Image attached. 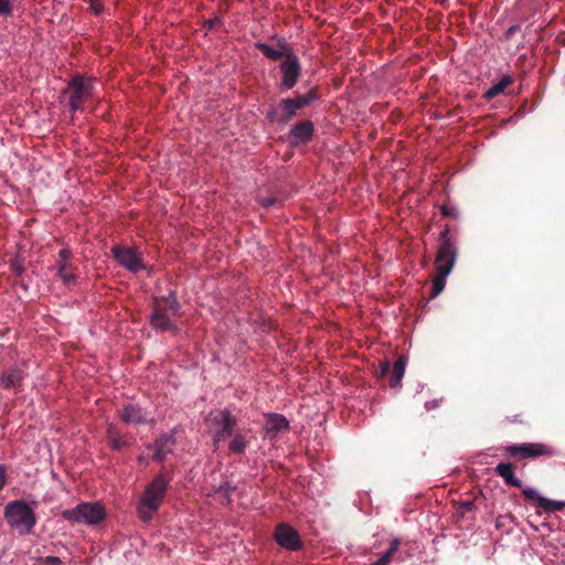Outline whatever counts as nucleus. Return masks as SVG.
Here are the masks:
<instances>
[{
  "mask_svg": "<svg viewBox=\"0 0 565 565\" xmlns=\"http://www.w3.org/2000/svg\"><path fill=\"white\" fill-rule=\"evenodd\" d=\"M279 71L281 73V79L279 83L280 92L292 89L297 85L301 75L300 60L295 52L287 55L279 65Z\"/></svg>",
  "mask_w": 565,
  "mask_h": 565,
  "instance_id": "nucleus-7",
  "label": "nucleus"
},
{
  "mask_svg": "<svg viewBox=\"0 0 565 565\" xmlns=\"http://www.w3.org/2000/svg\"><path fill=\"white\" fill-rule=\"evenodd\" d=\"M522 494L527 501H533L536 503L539 508L544 510L545 512L552 513L557 511H563L565 509L564 501H553L545 497H542L537 493L536 490L531 488L522 489Z\"/></svg>",
  "mask_w": 565,
  "mask_h": 565,
  "instance_id": "nucleus-12",
  "label": "nucleus"
},
{
  "mask_svg": "<svg viewBox=\"0 0 565 565\" xmlns=\"http://www.w3.org/2000/svg\"><path fill=\"white\" fill-rule=\"evenodd\" d=\"M515 466L511 462H501L494 468V472L500 476L508 486L521 488L522 482L514 475Z\"/></svg>",
  "mask_w": 565,
  "mask_h": 565,
  "instance_id": "nucleus-21",
  "label": "nucleus"
},
{
  "mask_svg": "<svg viewBox=\"0 0 565 565\" xmlns=\"http://www.w3.org/2000/svg\"><path fill=\"white\" fill-rule=\"evenodd\" d=\"M288 428L287 419L279 414H271L266 422V430L268 433H279Z\"/></svg>",
  "mask_w": 565,
  "mask_h": 565,
  "instance_id": "nucleus-26",
  "label": "nucleus"
},
{
  "mask_svg": "<svg viewBox=\"0 0 565 565\" xmlns=\"http://www.w3.org/2000/svg\"><path fill=\"white\" fill-rule=\"evenodd\" d=\"M404 373H405V361L401 356L395 361L393 367H391L390 386L397 387L401 384Z\"/></svg>",
  "mask_w": 565,
  "mask_h": 565,
  "instance_id": "nucleus-25",
  "label": "nucleus"
},
{
  "mask_svg": "<svg viewBox=\"0 0 565 565\" xmlns=\"http://www.w3.org/2000/svg\"><path fill=\"white\" fill-rule=\"evenodd\" d=\"M152 312L149 316V324L152 329L161 332L177 331L174 322L167 312V308L162 306L158 297L152 299Z\"/></svg>",
  "mask_w": 565,
  "mask_h": 565,
  "instance_id": "nucleus-10",
  "label": "nucleus"
},
{
  "mask_svg": "<svg viewBox=\"0 0 565 565\" xmlns=\"http://www.w3.org/2000/svg\"><path fill=\"white\" fill-rule=\"evenodd\" d=\"M93 90L94 78L75 74L68 82L67 87L63 90V94L68 99L71 110L76 111L92 98Z\"/></svg>",
  "mask_w": 565,
  "mask_h": 565,
  "instance_id": "nucleus-4",
  "label": "nucleus"
},
{
  "mask_svg": "<svg viewBox=\"0 0 565 565\" xmlns=\"http://www.w3.org/2000/svg\"><path fill=\"white\" fill-rule=\"evenodd\" d=\"M118 416L125 424L141 425L148 420V413L137 404L126 405L118 411Z\"/></svg>",
  "mask_w": 565,
  "mask_h": 565,
  "instance_id": "nucleus-17",
  "label": "nucleus"
},
{
  "mask_svg": "<svg viewBox=\"0 0 565 565\" xmlns=\"http://www.w3.org/2000/svg\"><path fill=\"white\" fill-rule=\"evenodd\" d=\"M62 562L56 556L38 557V565H61Z\"/></svg>",
  "mask_w": 565,
  "mask_h": 565,
  "instance_id": "nucleus-33",
  "label": "nucleus"
},
{
  "mask_svg": "<svg viewBox=\"0 0 565 565\" xmlns=\"http://www.w3.org/2000/svg\"><path fill=\"white\" fill-rule=\"evenodd\" d=\"M3 514L8 524L22 535L30 533L35 524V514L23 500L10 501L4 507Z\"/></svg>",
  "mask_w": 565,
  "mask_h": 565,
  "instance_id": "nucleus-3",
  "label": "nucleus"
},
{
  "mask_svg": "<svg viewBox=\"0 0 565 565\" xmlns=\"http://www.w3.org/2000/svg\"><path fill=\"white\" fill-rule=\"evenodd\" d=\"M401 546V540L399 539H393L390 543L388 550L374 563L371 565H388L394 555L397 553Z\"/></svg>",
  "mask_w": 565,
  "mask_h": 565,
  "instance_id": "nucleus-27",
  "label": "nucleus"
},
{
  "mask_svg": "<svg viewBox=\"0 0 565 565\" xmlns=\"http://www.w3.org/2000/svg\"><path fill=\"white\" fill-rule=\"evenodd\" d=\"M440 213L444 217L447 218H457L458 217V210L455 206L449 205H440Z\"/></svg>",
  "mask_w": 565,
  "mask_h": 565,
  "instance_id": "nucleus-32",
  "label": "nucleus"
},
{
  "mask_svg": "<svg viewBox=\"0 0 565 565\" xmlns=\"http://www.w3.org/2000/svg\"><path fill=\"white\" fill-rule=\"evenodd\" d=\"M111 254L116 262L129 271L137 273L145 268L141 253L132 247L115 245Z\"/></svg>",
  "mask_w": 565,
  "mask_h": 565,
  "instance_id": "nucleus-8",
  "label": "nucleus"
},
{
  "mask_svg": "<svg viewBox=\"0 0 565 565\" xmlns=\"http://www.w3.org/2000/svg\"><path fill=\"white\" fill-rule=\"evenodd\" d=\"M276 543L288 551H299L303 543L298 531L288 523H279L274 531Z\"/></svg>",
  "mask_w": 565,
  "mask_h": 565,
  "instance_id": "nucleus-9",
  "label": "nucleus"
},
{
  "mask_svg": "<svg viewBox=\"0 0 565 565\" xmlns=\"http://www.w3.org/2000/svg\"><path fill=\"white\" fill-rule=\"evenodd\" d=\"M160 303L163 306L166 305L167 309H169L173 315H178L181 306L180 302L177 299L175 291L170 290L168 296L164 297H158Z\"/></svg>",
  "mask_w": 565,
  "mask_h": 565,
  "instance_id": "nucleus-29",
  "label": "nucleus"
},
{
  "mask_svg": "<svg viewBox=\"0 0 565 565\" xmlns=\"http://www.w3.org/2000/svg\"><path fill=\"white\" fill-rule=\"evenodd\" d=\"M20 382V374L14 371L2 379L4 388L15 387Z\"/></svg>",
  "mask_w": 565,
  "mask_h": 565,
  "instance_id": "nucleus-30",
  "label": "nucleus"
},
{
  "mask_svg": "<svg viewBox=\"0 0 565 565\" xmlns=\"http://www.w3.org/2000/svg\"><path fill=\"white\" fill-rule=\"evenodd\" d=\"M11 12L10 0H0V15H7Z\"/></svg>",
  "mask_w": 565,
  "mask_h": 565,
  "instance_id": "nucleus-37",
  "label": "nucleus"
},
{
  "mask_svg": "<svg viewBox=\"0 0 565 565\" xmlns=\"http://www.w3.org/2000/svg\"><path fill=\"white\" fill-rule=\"evenodd\" d=\"M235 490V487L231 486L227 481L222 482L218 488L216 489V493L225 497L227 501L230 502V495Z\"/></svg>",
  "mask_w": 565,
  "mask_h": 565,
  "instance_id": "nucleus-31",
  "label": "nucleus"
},
{
  "mask_svg": "<svg viewBox=\"0 0 565 565\" xmlns=\"http://www.w3.org/2000/svg\"><path fill=\"white\" fill-rule=\"evenodd\" d=\"M71 257L72 253L66 248H62L58 252L57 275L61 278V280L67 286L75 284L77 280V276L74 273V268L70 263Z\"/></svg>",
  "mask_w": 565,
  "mask_h": 565,
  "instance_id": "nucleus-13",
  "label": "nucleus"
},
{
  "mask_svg": "<svg viewBox=\"0 0 565 565\" xmlns=\"http://www.w3.org/2000/svg\"><path fill=\"white\" fill-rule=\"evenodd\" d=\"M296 103L298 104L299 108L302 109L305 107L310 106L312 103L317 102L320 98V92L317 86L310 88L305 94H297L294 96Z\"/></svg>",
  "mask_w": 565,
  "mask_h": 565,
  "instance_id": "nucleus-24",
  "label": "nucleus"
},
{
  "mask_svg": "<svg viewBox=\"0 0 565 565\" xmlns=\"http://www.w3.org/2000/svg\"><path fill=\"white\" fill-rule=\"evenodd\" d=\"M512 83V78L510 76H503L497 84L491 86L486 93L484 98L490 100L495 96L500 95L504 92V89Z\"/></svg>",
  "mask_w": 565,
  "mask_h": 565,
  "instance_id": "nucleus-28",
  "label": "nucleus"
},
{
  "mask_svg": "<svg viewBox=\"0 0 565 565\" xmlns=\"http://www.w3.org/2000/svg\"><path fill=\"white\" fill-rule=\"evenodd\" d=\"M171 479L170 473L161 471L146 487L137 507L138 515L143 522L151 521L153 515L159 511Z\"/></svg>",
  "mask_w": 565,
  "mask_h": 565,
  "instance_id": "nucleus-1",
  "label": "nucleus"
},
{
  "mask_svg": "<svg viewBox=\"0 0 565 565\" xmlns=\"http://www.w3.org/2000/svg\"><path fill=\"white\" fill-rule=\"evenodd\" d=\"M7 483V471L3 465H0V491L4 488Z\"/></svg>",
  "mask_w": 565,
  "mask_h": 565,
  "instance_id": "nucleus-40",
  "label": "nucleus"
},
{
  "mask_svg": "<svg viewBox=\"0 0 565 565\" xmlns=\"http://www.w3.org/2000/svg\"><path fill=\"white\" fill-rule=\"evenodd\" d=\"M475 508V503L471 500H466L460 502V511L461 513L470 512Z\"/></svg>",
  "mask_w": 565,
  "mask_h": 565,
  "instance_id": "nucleus-39",
  "label": "nucleus"
},
{
  "mask_svg": "<svg viewBox=\"0 0 565 565\" xmlns=\"http://www.w3.org/2000/svg\"><path fill=\"white\" fill-rule=\"evenodd\" d=\"M107 439L113 450L119 451L126 447H129L134 440V437L129 434H120L114 425H109L107 428Z\"/></svg>",
  "mask_w": 565,
  "mask_h": 565,
  "instance_id": "nucleus-19",
  "label": "nucleus"
},
{
  "mask_svg": "<svg viewBox=\"0 0 565 565\" xmlns=\"http://www.w3.org/2000/svg\"><path fill=\"white\" fill-rule=\"evenodd\" d=\"M277 43L279 46L278 50L263 42H256L255 47L271 61H279L281 58L285 60L288 54L294 52L285 39H278Z\"/></svg>",
  "mask_w": 565,
  "mask_h": 565,
  "instance_id": "nucleus-15",
  "label": "nucleus"
},
{
  "mask_svg": "<svg viewBox=\"0 0 565 565\" xmlns=\"http://www.w3.org/2000/svg\"><path fill=\"white\" fill-rule=\"evenodd\" d=\"M504 454L516 460L551 458L556 455L555 449L543 443L513 444L504 448Z\"/></svg>",
  "mask_w": 565,
  "mask_h": 565,
  "instance_id": "nucleus-6",
  "label": "nucleus"
},
{
  "mask_svg": "<svg viewBox=\"0 0 565 565\" xmlns=\"http://www.w3.org/2000/svg\"><path fill=\"white\" fill-rule=\"evenodd\" d=\"M507 420L512 424H523L524 423L520 415L508 416Z\"/></svg>",
  "mask_w": 565,
  "mask_h": 565,
  "instance_id": "nucleus-42",
  "label": "nucleus"
},
{
  "mask_svg": "<svg viewBox=\"0 0 565 565\" xmlns=\"http://www.w3.org/2000/svg\"><path fill=\"white\" fill-rule=\"evenodd\" d=\"M519 25L518 24H514V25H511L504 33V36L507 40H510L513 34L519 30Z\"/></svg>",
  "mask_w": 565,
  "mask_h": 565,
  "instance_id": "nucleus-41",
  "label": "nucleus"
},
{
  "mask_svg": "<svg viewBox=\"0 0 565 565\" xmlns=\"http://www.w3.org/2000/svg\"><path fill=\"white\" fill-rule=\"evenodd\" d=\"M242 428L237 427V418L233 420L232 424H230L225 429L222 431H215L213 433V447L214 450L220 449L221 444L228 440L231 437H233L237 431H239Z\"/></svg>",
  "mask_w": 565,
  "mask_h": 565,
  "instance_id": "nucleus-23",
  "label": "nucleus"
},
{
  "mask_svg": "<svg viewBox=\"0 0 565 565\" xmlns=\"http://www.w3.org/2000/svg\"><path fill=\"white\" fill-rule=\"evenodd\" d=\"M63 519L73 523L96 525L106 518L105 507L99 502H83L62 512Z\"/></svg>",
  "mask_w": 565,
  "mask_h": 565,
  "instance_id": "nucleus-5",
  "label": "nucleus"
},
{
  "mask_svg": "<svg viewBox=\"0 0 565 565\" xmlns=\"http://www.w3.org/2000/svg\"><path fill=\"white\" fill-rule=\"evenodd\" d=\"M390 372H391V364L388 361H382L379 365V370H377V376L379 377H384V376H387L390 375Z\"/></svg>",
  "mask_w": 565,
  "mask_h": 565,
  "instance_id": "nucleus-34",
  "label": "nucleus"
},
{
  "mask_svg": "<svg viewBox=\"0 0 565 565\" xmlns=\"http://www.w3.org/2000/svg\"><path fill=\"white\" fill-rule=\"evenodd\" d=\"M315 131L312 121L305 120L297 122L288 134L289 143L294 147L307 143L311 140Z\"/></svg>",
  "mask_w": 565,
  "mask_h": 565,
  "instance_id": "nucleus-14",
  "label": "nucleus"
},
{
  "mask_svg": "<svg viewBox=\"0 0 565 565\" xmlns=\"http://www.w3.org/2000/svg\"><path fill=\"white\" fill-rule=\"evenodd\" d=\"M439 239L440 245L436 256L437 276L433 280L430 298L437 297L444 290L446 277L451 273L457 258V249L449 237L448 226L440 233Z\"/></svg>",
  "mask_w": 565,
  "mask_h": 565,
  "instance_id": "nucleus-2",
  "label": "nucleus"
},
{
  "mask_svg": "<svg viewBox=\"0 0 565 565\" xmlns=\"http://www.w3.org/2000/svg\"><path fill=\"white\" fill-rule=\"evenodd\" d=\"M278 109L280 111L279 121L287 124L297 115L300 108L294 97H287L280 99Z\"/></svg>",
  "mask_w": 565,
  "mask_h": 565,
  "instance_id": "nucleus-22",
  "label": "nucleus"
},
{
  "mask_svg": "<svg viewBox=\"0 0 565 565\" xmlns=\"http://www.w3.org/2000/svg\"><path fill=\"white\" fill-rule=\"evenodd\" d=\"M276 202H277V199L274 196H265V198L259 199V203L264 207H270V206L275 205Z\"/></svg>",
  "mask_w": 565,
  "mask_h": 565,
  "instance_id": "nucleus-38",
  "label": "nucleus"
},
{
  "mask_svg": "<svg viewBox=\"0 0 565 565\" xmlns=\"http://www.w3.org/2000/svg\"><path fill=\"white\" fill-rule=\"evenodd\" d=\"M222 24H223L222 19L220 17H214L213 19L206 20L204 22V28L207 30H212Z\"/></svg>",
  "mask_w": 565,
  "mask_h": 565,
  "instance_id": "nucleus-35",
  "label": "nucleus"
},
{
  "mask_svg": "<svg viewBox=\"0 0 565 565\" xmlns=\"http://www.w3.org/2000/svg\"><path fill=\"white\" fill-rule=\"evenodd\" d=\"M249 429L242 428L228 440L227 455H243L248 446Z\"/></svg>",
  "mask_w": 565,
  "mask_h": 565,
  "instance_id": "nucleus-20",
  "label": "nucleus"
},
{
  "mask_svg": "<svg viewBox=\"0 0 565 565\" xmlns=\"http://www.w3.org/2000/svg\"><path fill=\"white\" fill-rule=\"evenodd\" d=\"M236 417L232 414V412L227 408L211 412L209 414V426L211 436L213 437V433L222 431L225 429Z\"/></svg>",
  "mask_w": 565,
  "mask_h": 565,
  "instance_id": "nucleus-18",
  "label": "nucleus"
},
{
  "mask_svg": "<svg viewBox=\"0 0 565 565\" xmlns=\"http://www.w3.org/2000/svg\"><path fill=\"white\" fill-rule=\"evenodd\" d=\"M279 116H280V111H279V109H278V107H277V108H273V109H270V110L267 113L266 118H267L270 122H276V121L280 122V121H279Z\"/></svg>",
  "mask_w": 565,
  "mask_h": 565,
  "instance_id": "nucleus-36",
  "label": "nucleus"
},
{
  "mask_svg": "<svg viewBox=\"0 0 565 565\" xmlns=\"http://www.w3.org/2000/svg\"><path fill=\"white\" fill-rule=\"evenodd\" d=\"M277 43L279 46L278 50L263 42H256L255 47L271 61H279L281 58L285 60L288 54L294 52L285 39H278Z\"/></svg>",
  "mask_w": 565,
  "mask_h": 565,
  "instance_id": "nucleus-16",
  "label": "nucleus"
},
{
  "mask_svg": "<svg viewBox=\"0 0 565 565\" xmlns=\"http://www.w3.org/2000/svg\"><path fill=\"white\" fill-rule=\"evenodd\" d=\"M174 446V436L172 434H164L157 438L153 444L149 445L147 448L153 451L151 455L152 460L162 462L166 460L167 456L172 452Z\"/></svg>",
  "mask_w": 565,
  "mask_h": 565,
  "instance_id": "nucleus-11",
  "label": "nucleus"
}]
</instances>
